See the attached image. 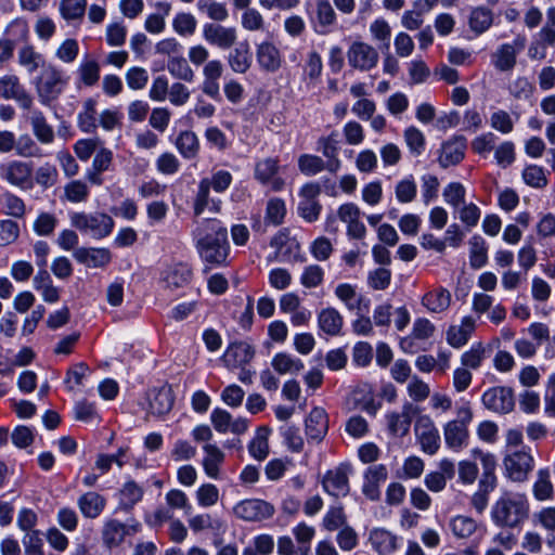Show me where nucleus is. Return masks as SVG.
Returning <instances> with one entry per match:
<instances>
[{
  "label": "nucleus",
  "instance_id": "obj_20",
  "mask_svg": "<svg viewBox=\"0 0 555 555\" xmlns=\"http://www.w3.org/2000/svg\"><path fill=\"white\" fill-rule=\"evenodd\" d=\"M22 111L26 112L24 117L30 124L35 138L41 144H51L55 139V134L44 114L36 108L35 105L31 108H23Z\"/></svg>",
  "mask_w": 555,
  "mask_h": 555
},
{
  "label": "nucleus",
  "instance_id": "obj_41",
  "mask_svg": "<svg viewBox=\"0 0 555 555\" xmlns=\"http://www.w3.org/2000/svg\"><path fill=\"white\" fill-rule=\"evenodd\" d=\"M175 145L180 155L185 159L195 158L199 152V140L190 130L181 131L175 141Z\"/></svg>",
  "mask_w": 555,
  "mask_h": 555
},
{
  "label": "nucleus",
  "instance_id": "obj_32",
  "mask_svg": "<svg viewBox=\"0 0 555 555\" xmlns=\"http://www.w3.org/2000/svg\"><path fill=\"white\" fill-rule=\"evenodd\" d=\"M149 399L150 412L157 416L167 414L173 405L172 391L166 386L151 390Z\"/></svg>",
  "mask_w": 555,
  "mask_h": 555
},
{
  "label": "nucleus",
  "instance_id": "obj_8",
  "mask_svg": "<svg viewBox=\"0 0 555 555\" xmlns=\"http://www.w3.org/2000/svg\"><path fill=\"white\" fill-rule=\"evenodd\" d=\"M414 435L421 450L434 455L440 448V435L433 418L427 414L418 415L414 424Z\"/></svg>",
  "mask_w": 555,
  "mask_h": 555
},
{
  "label": "nucleus",
  "instance_id": "obj_60",
  "mask_svg": "<svg viewBox=\"0 0 555 555\" xmlns=\"http://www.w3.org/2000/svg\"><path fill=\"white\" fill-rule=\"evenodd\" d=\"M197 9L205 12L207 16L216 22H223L229 17V12L225 4L210 1V0H198Z\"/></svg>",
  "mask_w": 555,
  "mask_h": 555
},
{
  "label": "nucleus",
  "instance_id": "obj_50",
  "mask_svg": "<svg viewBox=\"0 0 555 555\" xmlns=\"http://www.w3.org/2000/svg\"><path fill=\"white\" fill-rule=\"evenodd\" d=\"M167 69L175 78L179 80L186 82H192L194 80V70L190 66L186 59L182 56V54L175 55L172 59H168Z\"/></svg>",
  "mask_w": 555,
  "mask_h": 555
},
{
  "label": "nucleus",
  "instance_id": "obj_42",
  "mask_svg": "<svg viewBox=\"0 0 555 555\" xmlns=\"http://www.w3.org/2000/svg\"><path fill=\"white\" fill-rule=\"evenodd\" d=\"M18 64L26 69L28 74L35 73L44 63L43 56L36 51L35 47L29 43H25L20 48L17 52Z\"/></svg>",
  "mask_w": 555,
  "mask_h": 555
},
{
  "label": "nucleus",
  "instance_id": "obj_46",
  "mask_svg": "<svg viewBox=\"0 0 555 555\" xmlns=\"http://www.w3.org/2000/svg\"><path fill=\"white\" fill-rule=\"evenodd\" d=\"M271 365L281 375L297 374L304 369V363L300 359L285 352L276 353L272 358Z\"/></svg>",
  "mask_w": 555,
  "mask_h": 555
},
{
  "label": "nucleus",
  "instance_id": "obj_5",
  "mask_svg": "<svg viewBox=\"0 0 555 555\" xmlns=\"http://www.w3.org/2000/svg\"><path fill=\"white\" fill-rule=\"evenodd\" d=\"M70 223L80 232L96 240L108 236L115 225L113 218L104 212H74L70 215Z\"/></svg>",
  "mask_w": 555,
  "mask_h": 555
},
{
  "label": "nucleus",
  "instance_id": "obj_16",
  "mask_svg": "<svg viewBox=\"0 0 555 555\" xmlns=\"http://www.w3.org/2000/svg\"><path fill=\"white\" fill-rule=\"evenodd\" d=\"M482 404L490 411L505 414L514 408L513 390L504 386H495L486 390L481 397Z\"/></svg>",
  "mask_w": 555,
  "mask_h": 555
},
{
  "label": "nucleus",
  "instance_id": "obj_53",
  "mask_svg": "<svg viewBox=\"0 0 555 555\" xmlns=\"http://www.w3.org/2000/svg\"><path fill=\"white\" fill-rule=\"evenodd\" d=\"M449 527L456 538L467 539L476 531L477 524L472 517L457 515L451 518Z\"/></svg>",
  "mask_w": 555,
  "mask_h": 555
},
{
  "label": "nucleus",
  "instance_id": "obj_22",
  "mask_svg": "<svg viewBox=\"0 0 555 555\" xmlns=\"http://www.w3.org/2000/svg\"><path fill=\"white\" fill-rule=\"evenodd\" d=\"M256 60L261 70L276 73L283 63L280 49L271 41H263L256 47Z\"/></svg>",
  "mask_w": 555,
  "mask_h": 555
},
{
  "label": "nucleus",
  "instance_id": "obj_56",
  "mask_svg": "<svg viewBox=\"0 0 555 555\" xmlns=\"http://www.w3.org/2000/svg\"><path fill=\"white\" fill-rule=\"evenodd\" d=\"M521 177L527 185L534 189H543L548 182L544 168L538 165L526 166Z\"/></svg>",
  "mask_w": 555,
  "mask_h": 555
},
{
  "label": "nucleus",
  "instance_id": "obj_2",
  "mask_svg": "<svg viewBox=\"0 0 555 555\" xmlns=\"http://www.w3.org/2000/svg\"><path fill=\"white\" fill-rule=\"evenodd\" d=\"M530 504L526 493L504 490L491 507L492 522L499 528L515 529L528 519Z\"/></svg>",
  "mask_w": 555,
  "mask_h": 555
},
{
  "label": "nucleus",
  "instance_id": "obj_28",
  "mask_svg": "<svg viewBox=\"0 0 555 555\" xmlns=\"http://www.w3.org/2000/svg\"><path fill=\"white\" fill-rule=\"evenodd\" d=\"M388 477V472L385 465L378 464L370 466L364 473V481L362 486L363 494L371 501L379 499V486Z\"/></svg>",
  "mask_w": 555,
  "mask_h": 555
},
{
  "label": "nucleus",
  "instance_id": "obj_48",
  "mask_svg": "<svg viewBox=\"0 0 555 555\" xmlns=\"http://www.w3.org/2000/svg\"><path fill=\"white\" fill-rule=\"evenodd\" d=\"M292 533L298 544V555H311V542L315 535V529L306 522H299L292 529Z\"/></svg>",
  "mask_w": 555,
  "mask_h": 555
},
{
  "label": "nucleus",
  "instance_id": "obj_54",
  "mask_svg": "<svg viewBox=\"0 0 555 555\" xmlns=\"http://www.w3.org/2000/svg\"><path fill=\"white\" fill-rule=\"evenodd\" d=\"M87 0H60L59 11L61 16L67 21L81 20L85 15Z\"/></svg>",
  "mask_w": 555,
  "mask_h": 555
},
{
  "label": "nucleus",
  "instance_id": "obj_51",
  "mask_svg": "<svg viewBox=\"0 0 555 555\" xmlns=\"http://www.w3.org/2000/svg\"><path fill=\"white\" fill-rule=\"evenodd\" d=\"M96 102L93 99H88L83 102V109L78 114V127L82 132H94L96 125Z\"/></svg>",
  "mask_w": 555,
  "mask_h": 555
},
{
  "label": "nucleus",
  "instance_id": "obj_57",
  "mask_svg": "<svg viewBox=\"0 0 555 555\" xmlns=\"http://www.w3.org/2000/svg\"><path fill=\"white\" fill-rule=\"evenodd\" d=\"M396 198L401 204H408L415 199L417 185L413 177L404 178L395 186Z\"/></svg>",
  "mask_w": 555,
  "mask_h": 555
},
{
  "label": "nucleus",
  "instance_id": "obj_62",
  "mask_svg": "<svg viewBox=\"0 0 555 555\" xmlns=\"http://www.w3.org/2000/svg\"><path fill=\"white\" fill-rule=\"evenodd\" d=\"M79 54L78 41L74 38L65 39L55 50V57L65 63H74Z\"/></svg>",
  "mask_w": 555,
  "mask_h": 555
},
{
  "label": "nucleus",
  "instance_id": "obj_17",
  "mask_svg": "<svg viewBox=\"0 0 555 555\" xmlns=\"http://www.w3.org/2000/svg\"><path fill=\"white\" fill-rule=\"evenodd\" d=\"M349 473L348 465H339L328 470L322 480L324 490L335 498L346 496L349 493Z\"/></svg>",
  "mask_w": 555,
  "mask_h": 555
},
{
  "label": "nucleus",
  "instance_id": "obj_13",
  "mask_svg": "<svg viewBox=\"0 0 555 555\" xmlns=\"http://www.w3.org/2000/svg\"><path fill=\"white\" fill-rule=\"evenodd\" d=\"M275 249L274 258L281 262H302L301 247L299 242L291 237L286 230L279 231L270 242Z\"/></svg>",
  "mask_w": 555,
  "mask_h": 555
},
{
  "label": "nucleus",
  "instance_id": "obj_6",
  "mask_svg": "<svg viewBox=\"0 0 555 555\" xmlns=\"http://www.w3.org/2000/svg\"><path fill=\"white\" fill-rule=\"evenodd\" d=\"M527 43L524 35H517L512 42H505L491 54V64L502 73L512 72L517 64V56L522 52Z\"/></svg>",
  "mask_w": 555,
  "mask_h": 555
},
{
  "label": "nucleus",
  "instance_id": "obj_31",
  "mask_svg": "<svg viewBox=\"0 0 555 555\" xmlns=\"http://www.w3.org/2000/svg\"><path fill=\"white\" fill-rule=\"evenodd\" d=\"M476 327V321L473 317H464L460 325H452L447 332V341L454 348L464 346Z\"/></svg>",
  "mask_w": 555,
  "mask_h": 555
},
{
  "label": "nucleus",
  "instance_id": "obj_58",
  "mask_svg": "<svg viewBox=\"0 0 555 555\" xmlns=\"http://www.w3.org/2000/svg\"><path fill=\"white\" fill-rule=\"evenodd\" d=\"M322 69L323 63L321 55L317 51L309 52L304 68V76L309 85H314L319 80Z\"/></svg>",
  "mask_w": 555,
  "mask_h": 555
},
{
  "label": "nucleus",
  "instance_id": "obj_4",
  "mask_svg": "<svg viewBox=\"0 0 555 555\" xmlns=\"http://www.w3.org/2000/svg\"><path fill=\"white\" fill-rule=\"evenodd\" d=\"M472 421L473 411L468 404H465L457 408L456 418L446 423L443 435L446 444L450 449L460 451L467 446L469 438L468 425Z\"/></svg>",
  "mask_w": 555,
  "mask_h": 555
},
{
  "label": "nucleus",
  "instance_id": "obj_1",
  "mask_svg": "<svg viewBox=\"0 0 555 555\" xmlns=\"http://www.w3.org/2000/svg\"><path fill=\"white\" fill-rule=\"evenodd\" d=\"M202 259L211 266H222L229 256L228 230L217 219H203L193 231Z\"/></svg>",
  "mask_w": 555,
  "mask_h": 555
},
{
  "label": "nucleus",
  "instance_id": "obj_55",
  "mask_svg": "<svg viewBox=\"0 0 555 555\" xmlns=\"http://www.w3.org/2000/svg\"><path fill=\"white\" fill-rule=\"evenodd\" d=\"M370 34L373 41L379 43L380 48L389 49L391 27L384 18H376L370 24Z\"/></svg>",
  "mask_w": 555,
  "mask_h": 555
},
{
  "label": "nucleus",
  "instance_id": "obj_23",
  "mask_svg": "<svg viewBox=\"0 0 555 555\" xmlns=\"http://www.w3.org/2000/svg\"><path fill=\"white\" fill-rule=\"evenodd\" d=\"M369 542L378 555H392L400 546V538L385 528H373Z\"/></svg>",
  "mask_w": 555,
  "mask_h": 555
},
{
  "label": "nucleus",
  "instance_id": "obj_27",
  "mask_svg": "<svg viewBox=\"0 0 555 555\" xmlns=\"http://www.w3.org/2000/svg\"><path fill=\"white\" fill-rule=\"evenodd\" d=\"M254 349L244 341L233 343L225 349L222 361L230 370L245 366L254 358Z\"/></svg>",
  "mask_w": 555,
  "mask_h": 555
},
{
  "label": "nucleus",
  "instance_id": "obj_47",
  "mask_svg": "<svg viewBox=\"0 0 555 555\" xmlns=\"http://www.w3.org/2000/svg\"><path fill=\"white\" fill-rule=\"evenodd\" d=\"M77 74L83 86L92 87L100 79V64L94 59L85 57L77 67Z\"/></svg>",
  "mask_w": 555,
  "mask_h": 555
},
{
  "label": "nucleus",
  "instance_id": "obj_44",
  "mask_svg": "<svg viewBox=\"0 0 555 555\" xmlns=\"http://www.w3.org/2000/svg\"><path fill=\"white\" fill-rule=\"evenodd\" d=\"M231 69L237 74H245L251 65V54L247 44H240L228 55Z\"/></svg>",
  "mask_w": 555,
  "mask_h": 555
},
{
  "label": "nucleus",
  "instance_id": "obj_63",
  "mask_svg": "<svg viewBox=\"0 0 555 555\" xmlns=\"http://www.w3.org/2000/svg\"><path fill=\"white\" fill-rule=\"evenodd\" d=\"M409 397L414 402H423L430 397V387L417 375H413L406 387Z\"/></svg>",
  "mask_w": 555,
  "mask_h": 555
},
{
  "label": "nucleus",
  "instance_id": "obj_7",
  "mask_svg": "<svg viewBox=\"0 0 555 555\" xmlns=\"http://www.w3.org/2000/svg\"><path fill=\"white\" fill-rule=\"evenodd\" d=\"M505 476L514 482H524L534 467V459L529 450H517L503 460Z\"/></svg>",
  "mask_w": 555,
  "mask_h": 555
},
{
  "label": "nucleus",
  "instance_id": "obj_40",
  "mask_svg": "<svg viewBox=\"0 0 555 555\" xmlns=\"http://www.w3.org/2000/svg\"><path fill=\"white\" fill-rule=\"evenodd\" d=\"M144 495V489L134 480H127L119 490V506L124 511H131Z\"/></svg>",
  "mask_w": 555,
  "mask_h": 555
},
{
  "label": "nucleus",
  "instance_id": "obj_14",
  "mask_svg": "<svg viewBox=\"0 0 555 555\" xmlns=\"http://www.w3.org/2000/svg\"><path fill=\"white\" fill-rule=\"evenodd\" d=\"M234 515L244 521H262L272 517L274 507L270 503L259 499H247L238 502L233 507Z\"/></svg>",
  "mask_w": 555,
  "mask_h": 555
},
{
  "label": "nucleus",
  "instance_id": "obj_45",
  "mask_svg": "<svg viewBox=\"0 0 555 555\" xmlns=\"http://www.w3.org/2000/svg\"><path fill=\"white\" fill-rule=\"evenodd\" d=\"M271 429L267 426L259 427L254 439L248 444L249 454L258 460L263 461L269 454V436Z\"/></svg>",
  "mask_w": 555,
  "mask_h": 555
},
{
  "label": "nucleus",
  "instance_id": "obj_59",
  "mask_svg": "<svg viewBox=\"0 0 555 555\" xmlns=\"http://www.w3.org/2000/svg\"><path fill=\"white\" fill-rule=\"evenodd\" d=\"M0 205L5 215L15 218H22L25 215L24 201L12 193L7 192L0 197Z\"/></svg>",
  "mask_w": 555,
  "mask_h": 555
},
{
  "label": "nucleus",
  "instance_id": "obj_49",
  "mask_svg": "<svg viewBox=\"0 0 555 555\" xmlns=\"http://www.w3.org/2000/svg\"><path fill=\"white\" fill-rule=\"evenodd\" d=\"M191 530L198 533L203 530H212L223 532L225 530L224 522L221 519L212 518L210 514H198L188 520Z\"/></svg>",
  "mask_w": 555,
  "mask_h": 555
},
{
  "label": "nucleus",
  "instance_id": "obj_64",
  "mask_svg": "<svg viewBox=\"0 0 555 555\" xmlns=\"http://www.w3.org/2000/svg\"><path fill=\"white\" fill-rule=\"evenodd\" d=\"M404 141L410 152L416 156L421 155L425 150L424 133L414 126H410L404 130Z\"/></svg>",
  "mask_w": 555,
  "mask_h": 555
},
{
  "label": "nucleus",
  "instance_id": "obj_24",
  "mask_svg": "<svg viewBox=\"0 0 555 555\" xmlns=\"http://www.w3.org/2000/svg\"><path fill=\"white\" fill-rule=\"evenodd\" d=\"M328 429L327 414L322 408H313L305 421V431L308 441L319 443Z\"/></svg>",
  "mask_w": 555,
  "mask_h": 555
},
{
  "label": "nucleus",
  "instance_id": "obj_10",
  "mask_svg": "<svg viewBox=\"0 0 555 555\" xmlns=\"http://www.w3.org/2000/svg\"><path fill=\"white\" fill-rule=\"evenodd\" d=\"M0 99L15 101L21 109L31 108L35 104L34 95L22 85L20 78L13 74L0 77Z\"/></svg>",
  "mask_w": 555,
  "mask_h": 555
},
{
  "label": "nucleus",
  "instance_id": "obj_19",
  "mask_svg": "<svg viewBox=\"0 0 555 555\" xmlns=\"http://www.w3.org/2000/svg\"><path fill=\"white\" fill-rule=\"evenodd\" d=\"M203 38L209 44L225 50L235 43L237 33L234 27H225L220 24L207 23L203 26Z\"/></svg>",
  "mask_w": 555,
  "mask_h": 555
},
{
  "label": "nucleus",
  "instance_id": "obj_18",
  "mask_svg": "<svg viewBox=\"0 0 555 555\" xmlns=\"http://www.w3.org/2000/svg\"><path fill=\"white\" fill-rule=\"evenodd\" d=\"M0 176L10 184L25 188L30 184L33 165L21 160H11L0 167Z\"/></svg>",
  "mask_w": 555,
  "mask_h": 555
},
{
  "label": "nucleus",
  "instance_id": "obj_37",
  "mask_svg": "<svg viewBox=\"0 0 555 555\" xmlns=\"http://www.w3.org/2000/svg\"><path fill=\"white\" fill-rule=\"evenodd\" d=\"M210 188L208 186V178H204L198 183L197 193L193 202L194 215L201 216L206 208L218 212L220 210V201L209 198Z\"/></svg>",
  "mask_w": 555,
  "mask_h": 555
},
{
  "label": "nucleus",
  "instance_id": "obj_9",
  "mask_svg": "<svg viewBox=\"0 0 555 555\" xmlns=\"http://www.w3.org/2000/svg\"><path fill=\"white\" fill-rule=\"evenodd\" d=\"M280 160L278 157L258 159L254 167V179L273 192H280L285 186V180L280 176Z\"/></svg>",
  "mask_w": 555,
  "mask_h": 555
},
{
  "label": "nucleus",
  "instance_id": "obj_39",
  "mask_svg": "<svg viewBox=\"0 0 555 555\" xmlns=\"http://www.w3.org/2000/svg\"><path fill=\"white\" fill-rule=\"evenodd\" d=\"M314 15L321 34L327 33L336 23L337 15L330 0L314 1Z\"/></svg>",
  "mask_w": 555,
  "mask_h": 555
},
{
  "label": "nucleus",
  "instance_id": "obj_43",
  "mask_svg": "<svg viewBox=\"0 0 555 555\" xmlns=\"http://www.w3.org/2000/svg\"><path fill=\"white\" fill-rule=\"evenodd\" d=\"M469 264L473 269H480L488 262V244L480 235L469 238Z\"/></svg>",
  "mask_w": 555,
  "mask_h": 555
},
{
  "label": "nucleus",
  "instance_id": "obj_11",
  "mask_svg": "<svg viewBox=\"0 0 555 555\" xmlns=\"http://www.w3.org/2000/svg\"><path fill=\"white\" fill-rule=\"evenodd\" d=\"M378 60L377 50L364 41H353L347 50L349 66L360 72H369L375 68Z\"/></svg>",
  "mask_w": 555,
  "mask_h": 555
},
{
  "label": "nucleus",
  "instance_id": "obj_52",
  "mask_svg": "<svg viewBox=\"0 0 555 555\" xmlns=\"http://www.w3.org/2000/svg\"><path fill=\"white\" fill-rule=\"evenodd\" d=\"M554 494L553 483L548 469H540L533 483V495L538 501H546Z\"/></svg>",
  "mask_w": 555,
  "mask_h": 555
},
{
  "label": "nucleus",
  "instance_id": "obj_26",
  "mask_svg": "<svg viewBox=\"0 0 555 555\" xmlns=\"http://www.w3.org/2000/svg\"><path fill=\"white\" fill-rule=\"evenodd\" d=\"M74 258L88 268L96 269L104 268L112 261V253L104 247H79L75 249Z\"/></svg>",
  "mask_w": 555,
  "mask_h": 555
},
{
  "label": "nucleus",
  "instance_id": "obj_61",
  "mask_svg": "<svg viewBox=\"0 0 555 555\" xmlns=\"http://www.w3.org/2000/svg\"><path fill=\"white\" fill-rule=\"evenodd\" d=\"M64 196L70 203H81L89 196V186L81 180H73L64 186Z\"/></svg>",
  "mask_w": 555,
  "mask_h": 555
},
{
  "label": "nucleus",
  "instance_id": "obj_25",
  "mask_svg": "<svg viewBox=\"0 0 555 555\" xmlns=\"http://www.w3.org/2000/svg\"><path fill=\"white\" fill-rule=\"evenodd\" d=\"M361 211L353 203H347L339 207L338 217L347 224V234L351 238H362L366 233L364 223L360 220Z\"/></svg>",
  "mask_w": 555,
  "mask_h": 555
},
{
  "label": "nucleus",
  "instance_id": "obj_33",
  "mask_svg": "<svg viewBox=\"0 0 555 555\" xmlns=\"http://www.w3.org/2000/svg\"><path fill=\"white\" fill-rule=\"evenodd\" d=\"M77 505L86 518H96L103 512L106 500L98 492H87L78 498Z\"/></svg>",
  "mask_w": 555,
  "mask_h": 555
},
{
  "label": "nucleus",
  "instance_id": "obj_30",
  "mask_svg": "<svg viewBox=\"0 0 555 555\" xmlns=\"http://www.w3.org/2000/svg\"><path fill=\"white\" fill-rule=\"evenodd\" d=\"M205 456L202 465L205 474L211 479H218L220 476V468L224 462V452L216 444L206 443L203 446Z\"/></svg>",
  "mask_w": 555,
  "mask_h": 555
},
{
  "label": "nucleus",
  "instance_id": "obj_29",
  "mask_svg": "<svg viewBox=\"0 0 555 555\" xmlns=\"http://www.w3.org/2000/svg\"><path fill=\"white\" fill-rule=\"evenodd\" d=\"M192 269L185 263H176L167 267L162 273V283L170 291L188 285L192 279Z\"/></svg>",
  "mask_w": 555,
  "mask_h": 555
},
{
  "label": "nucleus",
  "instance_id": "obj_35",
  "mask_svg": "<svg viewBox=\"0 0 555 555\" xmlns=\"http://www.w3.org/2000/svg\"><path fill=\"white\" fill-rule=\"evenodd\" d=\"M318 324L320 330L325 334L336 336L343 328L344 319L338 310L327 307L319 312Z\"/></svg>",
  "mask_w": 555,
  "mask_h": 555
},
{
  "label": "nucleus",
  "instance_id": "obj_3",
  "mask_svg": "<svg viewBox=\"0 0 555 555\" xmlns=\"http://www.w3.org/2000/svg\"><path fill=\"white\" fill-rule=\"evenodd\" d=\"M69 77L52 63L43 64L33 85L38 101L43 106L52 105L65 91Z\"/></svg>",
  "mask_w": 555,
  "mask_h": 555
},
{
  "label": "nucleus",
  "instance_id": "obj_12",
  "mask_svg": "<svg viewBox=\"0 0 555 555\" xmlns=\"http://www.w3.org/2000/svg\"><path fill=\"white\" fill-rule=\"evenodd\" d=\"M141 524L135 519H130L128 524H122L117 519H108L104 522L102 529L103 543L112 548L119 546L126 535H132L141 531Z\"/></svg>",
  "mask_w": 555,
  "mask_h": 555
},
{
  "label": "nucleus",
  "instance_id": "obj_21",
  "mask_svg": "<svg viewBox=\"0 0 555 555\" xmlns=\"http://www.w3.org/2000/svg\"><path fill=\"white\" fill-rule=\"evenodd\" d=\"M466 151V139L462 135H455L443 142L439 152L438 162L442 168L460 164Z\"/></svg>",
  "mask_w": 555,
  "mask_h": 555
},
{
  "label": "nucleus",
  "instance_id": "obj_38",
  "mask_svg": "<svg viewBox=\"0 0 555 555\" xmlns=\"http://www.w3.org/2000/svg\"><path fill=\"white\" fill-rule=\"evenodd\" d=\"M493 24V13L487 7L480 5L472 9L468 16L469 29L475 35L486 33Z\"/></svg>",
  "mask_w": 555,
  "mask_h": 555
},
{
  "label": "nucleus",
  "instance_id": "obj_15",
  "mask_svg": "<svg viewBox=\"0 0 555 555\" xmlns=\"http://www.w3.org/2000/svg\"><path fill=\"white\" fill-rule=\"evenodd\" d=\"M418 413V408L412 402H405L401 411H392L386 414L388 433L396 438H402L410 431L413 416Z\"/></svg>",
  "mask_w": 555,
  "mask_h": 555
},
{
  "label": "nucleus",
  "instance_id": "obj_34",
  "mask_svg": "<svg viewBox=\"0 0 555 555\" xmlns=\"http://www.w3.org/2000/svg\"><path fill=\"white\" fill-rule=\"evenodd\" d=\"M451 304V293L443 287H439L426 293L422 298V305L433 313L446 311Z\"/></svg>",
  "mask_w": 555,
  "mask_h": 555
},
{
  "label": "nucleus",
  "instance_id": "obj_36",
  "mask_svg": "<svg viewBox=\"0 0 555 555\" xmlns=\"http://www.w3.org/2000/svg\"><path fill=\"white\" fill-rule=\"evenodd\" d=\"M335 295L350 311L358 310V312H361L362 305L365 311L369 309V301L365 300L362 296H357L356 289L351 284H338L335 288Z\"/></svg>",
  "mask_w": 555,
  "mask_h": 555
}]
</instances>
